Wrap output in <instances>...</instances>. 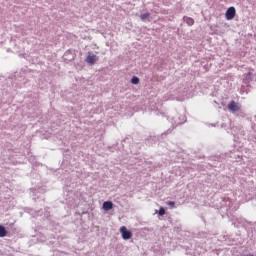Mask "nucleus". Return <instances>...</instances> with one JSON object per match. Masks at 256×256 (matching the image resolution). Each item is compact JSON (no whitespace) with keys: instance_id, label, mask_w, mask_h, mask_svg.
Returning <instances> with one entry per match:
<instances>
[{"instance_id":"nucleus-1","label":"nucleus","mask_w":256,"mask_h":256,"mask_svg":"<svg viewBox=\"0 0 256 256\" xmlns=\"http://www.w3.org/2000/svg\"><path fill=\"white\" fill-rule=\"evenodd\" d=\"M237 15V10L235 7H229L225 13V17L227 21H232V19H235V16Z\"/></svg>"},{"instance_id":"nucleus-2","label":"nucleus","mask_w":256,"mask_h":256,"mask_svg":"<svg viewBox=\"0 0 256 256\" xmlns=\"http://www.w3.org/2000/svg\"><path fill=\"white\" fill-rule=\"evenodd\" d=\"M120 233L122 235V239H124L125 241H127L133 237V234L131 233V231L127 230V227H125V226H122L120 228Z\"/></svg>"},{"instance_id":"nucleus-3","label":"nucleus","mask_w":256,"mask_h":256,"mask_svg":"<svg viewBox=\"0 0 256 256\" xmlns=\"http://www.w3.org/2000/svg\"><path fill=\"white\" fill-rule=\"evenodd\" d=\"M228 109H229V111H232V113H235L236 111H241V105H239V103L232 100L228 104Z\"/></svg>"},{"instance_id":"nucleus-4","label":"nucleus","mask_w":256,"mask_h":256,"mask_svg":"<svg viewBox=\"0 0 256 256\" xmlns=\"http://www.w3.org/2000/svg\"><path fill=\"white\" fill-rule=\"evenodd\" d=\"M97 61H99V57H97L95 54L89 53L86 57V63H88V65H95Z\"/></svg>"},{"instance_id":"nucleus-5","label":"nucleus","mask_w":256,"mask_h":256,"mask_svg":"<svg viewBox=\"0 0 256 256\" xmlns=\"http://www.w3.org/2000/svg\"><path fill=\"white\" fill-rule=\"evenodd\" d=\"M103 209H104V211H111V209H113V202L105 201L103 203Z\"/></svg>"},{"instance_id":"nucleus-6","label":"nucleus","mask_w":256,"mask_h":256,"mask_svg":"<svg viewBox=\"0 0 256 256\" xmlns=\"http://www.w3.org/2000/svg\"><path fill=\"white\" fill-rule=\"evenodd\" d=\"M184 20L186 21L187 25H189V27H193V25H195V20L191 17H185Z\"/></svg>"},{"instance_id":"nucleus-7","label":"nucleus","mask_w":256,"mask_h":256,"mask_svg":"<svg viewBox=\"0 0 256 256\" xmlns=\"http://www.w3.org/2000/svg\"><path fill=\"white\" fill-rule=\"evenodd\" d=\"M0 237H7V230L4 226H0Z\"/></svg>"},{"instance_id":"nucleus-8","label":"nucleus","mask_w":256,"mask_h":256,"mask_svg":"<svg viewBox=\"0 0 256 256\" xmlns=\"http://www.w3.org/2000/svg\"><path fill=\"white\" fill-rule=\"evenodd\" d=\"M149 17H151V14H149V13H144V14L140 15V19L142 21H145V19H149Z\"/></svg>"},{"instance_id":"nucleus-9","label":"nucleus","mask_w":256,"mask_h":256,"mask_svg":"<svg viewBox=\"0 0 256 256\" xmlns=\"http://www.w3.org/2000/svg\"><path fill=\"white\" fill-rule=\"evenodd\" d=\"M131 83H132V85H138L139 77H136V76L132 77Z\"/></svg>"},{"instance_id":"nucleus-10","label":"nucleus","mask_w":256,"mask_h":256,"mask_svg":"<svg viewBox=\"0 0 256 256\" xmlns=\"http://www.w3.org/2000/svg\"><path fill=\"white\" fill-rule=\"evenodd\" d=\"M159 215H160V216L165 215V208H163V207L160 208V210H159Z\"/></svg>"},{"instance_id":"nucleus-11","label":"nucleus","mask_w":256,"mask_h":256,"mask_svg":"<svg viewBox=\"0 0 256 256\" xmlns=\"http://www.w3.org/2000/svg\"><path fill=\"white\" fill-rule=\"evenodd\" d=\"M167 205H169L170 207H175V202L169 201V202H167Z\"/></svg>"},{"instance_id":"nucleus-12","label":"nucleus","mask_w":256,"mask_h":256,"mask_svg":"<svg viewBox=\"0 0 256 256\" xmlns=\"http://www.w3.org/2000/svg\"><path fill=\"white\" fill-rule=\"evenodd\" d=\"M246 256H253V254H248V255H246Z\"/></svg>"}]
</instances>
